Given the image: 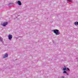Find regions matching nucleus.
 Listing matches in <instances>:
<instances>
[{
	"instance_id": "nucleus-8",
	"label": "nucleus",
	"mask_w": 78,
	"mask_h": 78,
	"mask_svg": "<svg viewBox=\"0 0 78 78\" xmlns=\"http://www.w3.org/2000/svg\"><path fill=\"white\" fill-rule=\"evenodd\" d=\"M67 1H68V2H72V0H67Z\"/></svg>"
},
{
	"instance_id": "nucleus-6",
	"label": "nucleus",
	"mask_w": 78,
	"mask_h": 78,
	"mask_svg": "<svg viewBox=\"0 0 78 78\" xmlns=\"http://www.w3.org/2000/svg\"><path fill=\"white\" fill-rule=\"evenodd\" d=\"M66 70V68H63V70Z\"/></svg>"
},
{
	"instance_id": "nucleus-11",
	"label": "nucleus",
	"mask_w": 78,
	"mask_h": 78,
	"mask_svg": "<svg viewBox=\"0 0 78 78\" xmlns=\"http://www.w3.org/2000/svg\"><path fill=\"white\" fill-rule=\"evenodd\" d=\"M66 75H69V74L67 73V74H66Z\"/></svg>"
},
{
	"instance_id": "nucleus-5",
	"label": "nucleus",
	"mask_w": 78,
	"mask_h": 78,
	"mask_svg": "<svg viewBox=\"0 0 78 78\" xmlns=\"http://www.w3.org/2000/svg\"><path fill=\"white\" fill-rule=\"evenodd\" d=\"M7 57H8V54H6L4 56L3 58H7Z\"/></svg>"
},
{
	"instance_id": "nucleus-7",
	"label": "nucleus",
	"mask_w": 78,
	"mask_h": 78,
	"mask_svg": "<svg viewBox=\"0 0 78 78\" xmlns=\"http://www.w3.org/2000/svg\"><path fill=\"white\" fill-rule=\"evenodd\" d=\"M67 72L66 71H65L63 72V73H66Z\"/></svg>"
},
{
	"instance_id": "nucleus-3",
	"label": "nucleus",
	"mask_w": 78,
	"mask_h": 78,
	"mask_svg": "<svg viewBox=\"0 0 78 78\" xmlns=\"http://www.w3.org/2000/svg\"><path fill=\"white\" fill-rule=\"evenodd\" d=\"M8 22L3 23V24L2 25L3 27H5L8 24Z\"/></svg>"
},
{
	"instance_id": "nucleus-1",
	"label": "nucleus",
	"mask_w": 78,
	"mask_h": 78,
	"mask_svg": "<svg viewBox=\"0 0 78 78\" xmlns=\"http://www.w3.org/2000/svg\"><path fill=\"white\" fill-rule=\"evenodd\" d=\"M53 31H54V32L56 35H59V30L57 29H55L53 30Z\"/></svg>"
},
{
	"instance_id": "nucleus-2",
	"label": "nucleus",
	"mask_w": 78,
	"mask_h": 78,
	"mask_svg": "<svg viewBox=\"0 0 78 78\" xmlns=\"http://www.w3.org/2000/svg\"><path fill=\"white\" fill-rule=\"evenodd\" d=\"M8 37L9 40H11V39L12 38V36L11 34H9L8 36Z\"/></svg>"
},
{
	"instance_id": "nucleus-10",
	"label": "nucleus",
	"mask_w": 78,
	"mask_h": 78,
	"mask_svg": "<svg viewBox=\"0 0 78 78\" xmlns=\"http://www.w3.org/2000/svg\"><path fill=\"white\" fill-rule=\"evenodd\" d=\"M61 78H64V77L63 76H62Z\"/></svg>"
},
{
	"instance_id": "nucleus-9",
	"label": "nucleus",
	"mask_w": 78,
	"mask_h": 78,
	"mask_svg": "<svg viewBox=\"0 0 78 78\" xmlns=\"http://www.w3.org/2000/svg\"><path fill=\"white\" fill-rule=\"evenodd\" d=\"M67 69H68L69 71H70V69H69V68H67Z\"/></svg>"
},
{
	"instance_id": "nucleus-4",
	"label": "nucleus",
	"mask_w": 78,
	"mask_h": 78,
	"mask_svg": "<svg viewBox=\"0 0 78 78\" xmlns=\"http://www.w3.org/2000/svg\"><path fill=\"white\" fill-rule=\"evenodd\" d=\"M17 3L19 5H22V3H21V2L20 1H17Z\"/></svg>"
}]
</instances>
